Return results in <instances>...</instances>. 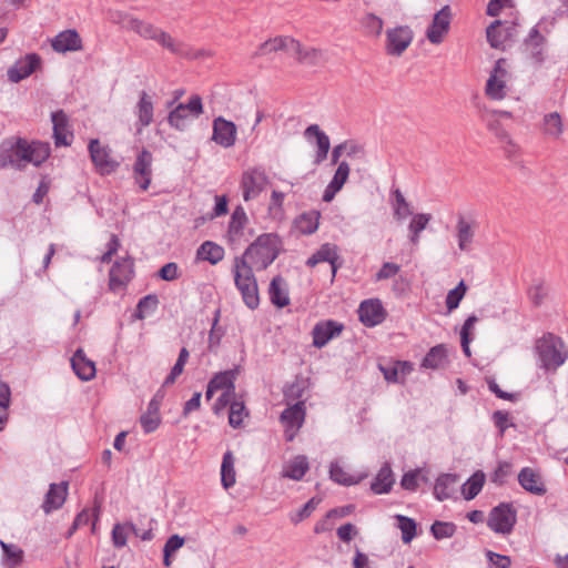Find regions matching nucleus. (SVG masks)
<instances>
[{
	"label": "nucleus",
	"mask_w": 568,
	"mask_h": 568,
	"mask_svg": "<svg viewBox=\"0 0 568 568\" xmlns=\"http://www.w3.org/2000/svg\"><path fill=\"white\" fill-rule=\"evenodd\" d=\"M366 36L378 38L382 34L384 22L374 13H366L361 20Z\"/></svg>",
	"instance_id": "a18cd8bd"
},
{
	"label": "nucleus",
	"mask_w": 568,
	"mask_h": 568,
	"mask_svg": "<svg viewBox=\"0 0 568 568\" xmlns=\"http://www.w3.org/2000/svg\"><path fill=\"white\" fill-rule=\"evenodd\" d=\"M305 136L308 140L315 138L317 151L314 163L321 164L327 158L331 148L328 135L322 131L317 124H312L305 130Z\"/></svg>",
	"instance_id": "cd10ccee"
},
{
	"label": "nucleus",
	"mask_w": 568,
	"mask_h": 568,
	"mask_svg": "<svg viewBox=\"0 0 568 568\" xmlns=\"http://www.w3.org/2000/svg\"><path fill=\"white\" fill-rule=\"evenodd\" d=\"M49 143L28 141L23 138H11L0 146V164L23 169L28 164L41 165L50 156Z\"/></svg>",
	"instance_id": "f257e3e1"
},
{
	"label": "nucleus",
	"mask_w": 568,
	"mask_h": 568,
	"mask_svg": "<svg viewBox=\"0 0 568 568\" xmlns=\"http://www.w3.org/2000/svg\"><path fill=\"white\" fill-rule=\"evenodd\" d=\"M358 316L363 324L372 327L384 321L385 312L378 300H368L361 303Z\"/></svg>",
	"instance_id": "412c9836"
},
{
	"label": "nucleus",
	"mask_w": 568,
	"mask_h": 568,
	"mask_svg": "<svg viewBox=\"0 0 568 568\" xmlns=\"http://www.w3.org/2000/svg\"><path fill=\"white\" fill-rule=\"evenodd\" d=\"M278 239L274 234H262L253 242L239 260H243L255 270H265L277 256Z\"/></svg>",
	"instance_id": "f03ea898"
},
{
	"label": "nucleus",
	"mask_w": 568,
	"mask_h": 568,
	"mask_svg": "<svg viewBox=\"0 0 568 568\" xmlns=\"http://www.w3.org/2000/svg\"><path fill=\"white\" fill-rule=\"evenodd\" d=\"M498 115L509 116L510 113L506 112V111H504V112L494 111L490 114L484 115V120L487 124V129L499 140V142L514 146L510 135L500 124V122L497 118Z\"/></svg>",
	"instance_id": "f704fd0d"
},
{
	"label": "nucleus",
	"mask_w": 568,
	"mask_h": 568,
	"mask_svg": "<svg viewBox=\"0 0 568 568\" xmlns=\"http://www.w3.org/2000/svg\"><path fill=\"white\" fill-rule=\"evenodd\" d=\"M283 51L295 58L302 63L313 64L318 58V52L314 49H305L302 44L287 36H280L268 39L260 45L257 54L265 55L274 52Z\"/></svg>",
	"instance_id": "7ed1b4c3"
},
{
	"label": "nucleus",
	"mask_w": 568,
	"mask_h": 568,
	"mask_svg": "<svg viewBox=\"0 0 568 568\" xmlns=\"http://www.w3.org/2000/svg\"><path fill=\"white\" fill-rule=\"evenodd\" d=\"M245 222H246V214H245L244 210L241 207L235 209L231 216V221H230V225H229L230 233H232L234 235L240 234L245 225Z\"/></svg>",
	"instance_id": "bf43d9fd"
},
{
	"label": "nucleus",
	"mask_w": 568,
	"mask_h": 568,
	"mask_svg": "<svg viewBox=\"0 0 568 568\" xmlns=\"http://www.w3.org/2000/svg\"><path fill=\"white\" fill-rule=\"evenodd\" d=\"M487 557L490 562V568H509L511 565L510 557L499 555L494 551H487Z\"/></svg>",
	"instance_id": "0e129e2a"
},
{
	"label": "nucleus",
	"mask_w": 568,
	"mask_h": 568,
	"mask_svg": "<svg viewBox=\"0 0 568 568\" xmlns=\"http://www.w3.org/2000/svg\"><path fill=\"white\" fill-rule=\"evenodd\" d=\"M40 64V58L37 54H28L19 60L8 71V77L12 82H19L29 77Z\"/></svg>",
	"instance_id": "bb28decb"
},
{
	"label": "nucleus",
	"mask_w": 568,
	"mask_h": 568,
	"mask_svg": "<svg viewBox=\"0 0 568 568\" xmlns=\"http://www.w3.org/2000/svg\"><path fill=\"white\" fill-rule=\"evenodd\" d=\"M74 373L83 381H90L95 376V364L87 358L82 349H78L71 358Z\"/></svg>",
	"instance_id": "c756f323"
},
{
	"label": "nucleus",
	"mask_w": 568,
	"mask_h": 568,
	"mask_svg": "<svg viewBox=\"0 0 568 568\" xmlns=\"http://www.w3.org/2000/svg\"><path fill=\"white\" fill-rule=\"evenodd\" d=\"M398 527L402 531V539L405 544H408L416 536V524L413 519L405 516H397Z\"/></svg>",
	"instance_id": "6e6d98bb"
},
{
	"label": "nucleus",
	"mask_w": 568,
	"mask_h": 568,
	"mask_svg": "<svg viewBox=\"0 0 568 568\" xmlns=\"http://www.w3.org/2000/svg\"><path fill=\"white\" fill-rule=\"evenodd\" d=\"M542 133L554 140H558L564 132L562 118L558 112H550L542 119Z\"/></svg>",
	"instance_id": "4c0bfd02"
},
{
	"label": "nucleus",
	"mask_w": 568,
	"mask_h": 568,
	"mask_svg": "<svg viewBox=\"0 0 568 568\" xmlns=\"http://www.w3.org/2000/svg\"><path fill=\"white\" fill-rule=\"evenodd\" d=\"M467 287L464 283V281H460L459 284L450 290L446 296V307L448 312H452L456 310L460 303V301L464 298L466 294Z\"/></svg>",
	"instance_id": "5fc2aeb1"
},
{
	"label": "nucleus",
	"mask_w": 568,
	"mask_h": 568,
	"mask_svg": "<svg viewBox=\"0 0 568 568\" xmlns=\"http://www.w3.org/2000/svg\"><path fill=\"white\" fill-rule=\"evenodd\" d=\"M510 72L505 59L497 60L485 85V94L494 101L504 100L509 91Z\"/></svg>",
	"instance_id": "0eeeda50"
},
{
	"label": "nucleus",
	"mask_w": 568,
	"mask_h": 568,
	"mask_svg": "<svg viewBox=\"0 0 568 568\" xmlns=\"http://www.w3.org/2000/svg\"><path fill=\"white\" fill-rule=\"evenodd\" d=\"M1 547L6 555V559L9 561L11 566L20 564L23 552L18 546L1 541Z\"/></svg>",
	"instance_id": "052dcab7"
},
{
	"label": "nucleus",
	"mask_w": 568,
	"mask_h": 568,
	"mask_svg": "<svg viewBox=\"0 0 568 568\" xmlns=\"http://www.w3.org/2000/svg\"><path fill=\"white\" fill-rule=\"evenodd\" d=\"M478 322V317L476 315H470L464 323L460 331V344L463 347V352L467 357H470V347L469 344L471 342V334L475 328L476 323Z\"/></svg>",
	"instance_id": "3c124183"
},
{
	"label": "nucleus",
	"mask_w": 568,
	"mask_h": 568,
	"mask_svg": "<svg viewBox=\"0 0 568 568\" xmlns=\"http://www.w3.org/2000/svg\"><path fill=\"white\" fill-rule=\"evenodd\" d=\"M225 251L224 248L211 241H205L196 252L197 260L206 261L212 265L217 264L224 258Z\"/></svg>",
	"instance_id": "c9c22d12"
},
{
	"label": "nucleus",
	"mask_w": 568,
	"mask_h": 568,
	"mask_svg": "<svg viewBox=\"0 0 568 568\" xmlns=\"http://www.w3.org/2000/svg\"><path fill=\"white\" fill-rule=\"evenodd\" d=\"M457 481V477L454 475L446 474L440 476L434 487L435 497L440 501L448 499L453 495Z\"/></svg>",
	"instance_id": "a19ab883"
},
{
	"label": "nucleus",
	"mask_w": 568,
	"mask_h": 568,
	"mask_svg": "<svg viewBox=\"0 0 568 568\" xmlns=\"http://www.w3.org/2000/svg\"><path fill=\"white\" fill-rule=\"evenodd\" d=\"M230 404L229 423L232 427L237 428L242 426L243 420L248 416V413L243 402L232 400Z\"/></svg>",
	"instance_id": "603ef678"
},
{
	"label": "nucleus",
	"mask_w": 568,
	"mask_h": 568,
	"mask_svg": "<svg viewBox=\"0 0 568 568\" xmlns=\"http://www.w3.org/2000/svg\"><path fill=\"white\" fill-rule=\"evenodd\" d=\"M236 125L232 121L217 118L213 121L212 139L223 148H231L236 141Z\"/></svg>",
	"instance_id": "a211bd4d"
},
{
	"label": "nucleus",
	"mask_w": 568,
	"mask_h": 568,
	"mask_svg": "<svg viewBox=\"0 0 568 568\" xmlns=\"http://www.w3.org/2000/svg\"><path fill=\"white\" fill-rule=\"evenodd\" d=\"M343 328V324L333 320L318 322L312 332L313 345L318 348L325 346L331 339L338 336Z\"/></svg>",
	"instance_id": "f3484780"
},
{
	"label": "nucleus",
	"mask_w": 568,
	"mask_h": 568,
	"mask_svg": "<svg viewBox=\"0 0 568 568\" xmlns=\"http://www.w3.org/2000/svg\"><path fill=\"white\" fill-rule=\"evenodd\" d=\"M161 398L154 396L148 404L146 412L140 417V424L145 434L155 432L161 424Z\"/></svg>",
	"instance_id": "a878e982"
},
{
	"label": "nucleus",
	"mask_w": 568,
	"mask_h": 568,
	"mask_svg": "<svg viewBox=\"0 0 568 568\" xmlns=\"http://www.w3.org/2000/svg\"><path fill=\"white\" fill-rule=\"evenodd\" d=\"M447 363V349L439 344L429 349L422 362V366L430 369L443 368Z\"/></svg>",
	"instance_id": "ea45409f"
},
{
	"label": "nucleus",
	"mask_w": 568,
	"mask_h": 568,
	"mask_svg": "<svg viewBox=\"0 0 568 568\" xmlns=\"http://www.w3.org/2000/svg\"><path fill=\"white\" fill-rule=\"evenodd\" d=\"M235 374L233 371H226L216 374L209 383L205 397L207 400L212 398L215 392H221V396L213 405V410L219 414L235 396L234 386Z\"/></svg>",
	"instance_id": "423d86ee"
},
{
	"label": "nucleus",
	"mask_w": 568,
	"mask_h": 568,
	"mask_svg": "<svg viewBox=\"0 0 568 568\" xmlns=\"http://www.w3.org/2000/svg\"><path fill=\"white\" fill-rule=\"evenodd\" d=\"M88 148L91 161L99 174H111L119 168L120 163L112 155L111 149L103 145L98 139L91 140Z\"/></svg>",
	"instance_id": "1a4fd4ad"
},
{
	"label": "nucleus",
	"mask_w": 568,
	"mask_h": 568,
	"mask_svg": "<svg viewBox=\"0 0 568 568\" xmlns=\"http://www.w3.org/2000/svg\"><path fill=\"white\" fill-rule=\"evenodd\" d=\"M152 162L151 152L143 150L136 158L133 165V178L135 183L142 191H146L152 180Z\"/></svg>",
	"instance_id": "2eb2a0df"
},
{
	"label": "nucleus",
	"mask_w": 568,
	"mask_h": 568,
	"mask_svg": "<svg viewBox=\"0 0 568 568\" xmlns=\"http://www.w3.org/2000/svg\"><path fill=\"white\" fill-rule=\"evenodd\" d=\"M267 184V176L261 170L245 171L241 179V189L244 201H250L258 196Z\"/></svg>",
	"instance_id": "4468645a"
},
{
	"label": "nucleus",
	"mask_w": 568,
	"mask_h": 568,
	"mask_svg": "<svg viewBox=\"0 0 568 568\" xmlns=\"http://www.w3.org/2000/svg\"><path fill=\"white\" fill-rule=\"evenodd\" d=\"M190 118L187 111L184 109V103H180L169 113L168 121L171 126L182 130L185 128L186 121Z\"/></svg>",
	"instance_id": "864d4df0"
},
{
	"label": "nucleus",
	"mask_w": 568,
	"mask_h": 568,
	"mask_svg": "<svg viewBox=\"0 0 568 568\" xmlns=\"http://www.w3.org/2000/svg\"><path fill=\"white\" fill-rule=\"evenodd\" d=\"M133 262L129 258L116 261L110 270L109 286L113 292L120 291L131 281Z\"/></svg>",
	"instance_id": "dca6fc26"
},
{
	"label": "nucleus",
	"mask_w": 568,
	"mask_h": 568,
	"mask_svg": "<svg viewBox=\"0 0 568 568\" xmlns=\"http://www.w3.org/2000/svg\"><path fill=\"white\" fill-rule=\"evenodd\" d=\"M349 165L347 162L342 161L338 163L337 170L332 181L326 186L323 193V201L331 202L335 195L343 189L349 176Z\"/></svg>",
	"instance_id": "b1692460"
},
{
	"label": "nucleus",
	"mask_w": 568,
	"mask_h": 568,
	"mask_svg": "<svg viewBox=\"0 0 568 568\" xmlns=\"http://www.w3.org/2000/svg\"><path fill=\"white\" fill-rule=\"evenodd\" d=\"M68 496V483L51 484L45 495L42 508L45 514L57 510L64 504Z\"/></svg>",
	"instance_id": "393cba45"
},
{
	"label": "nucleus",
	"mask_w": 568,
	"mask_h": 568,
	"mask_svg": "<svg viewBox=\"0 0 568 568\" xmlns=\"http://www.w3.org/2000/svg\"><path fill=\"white\" fill-rule=\"evenodd\" d=\"M474 235V224L465 219H459L456 225V236L460 251H468L470 248Z\"/></svg>",
	"instance_id": "58836bf2"
},
{
	"label": "nucleus",
	"mask_w": 568,
	"mask_h": 568,
	"mask_svg": "<svg viewBox=\"0 0 568 568\" xmlns=\"http://www.w3.org/2000/svg\"><path fill=\"white\" fill-rule=\"evenodd\" d=\"M185 111H187L191 118H197L203 112L202 99L200 95H193L189 102L184 104Z\"/></svg>",
	"instance_id": "338daca9"
},
{
	"label": "nucleus",
	"mask_w": 568,
	"mask_h": 568,
	"mask_svg": "<svg viewBox=\"0 0 568 568\" xmlns=\"http://www.w3.org/2000/svg\"><path fill=\"white\" fill-rule=\"evenodd\" d=\"M130 532L136 534L135 526L131 523L116 524L112 529V541L118 548H122L126 545L128 536Z\"/></svg>",
	"instance_id": "de8ad7c7"
},
{
	"label": "nucleus",
	"mask_w": 568,
	"mask_h": 568,
	"mask_svg": "<svg viewBox=\"0 0 568 568\" xmlns=\"http://www.w3.org/2000/svg\"><path fill=\"white\" fill-rule=\"evenodd\" d=\"M331 479L344 486L358 484L365 476L361 474H352L338 463H332L329 468Z\"/></svg>",
	"instance_id": "e433bc0d"
},
{
	"label": "nucleus",
	"mask_w": 568,
	"mask_h": 568,
	"mask_svg": "<svg viewBox=\"0 0 568 568\" xmlns=\"http://www.w3.org/2000/svg\"><path fill=\"white\" fill-rule=\"evenodd\" d=\"M514 29V23L500 20L494 21L486 31L489 44L496 49H504L505 43L511 37Z\"/></svg>",
	"instance_id": "aec40b11"
},
{
	"label": "nucleus",
	"mask_w": 568,
	"mask_h": 568,
	"mask_svg": "<svg viewBox=\"0 0 568 568\" xmlns=\"http://www.w3.org/2000/svg\"><path fill=\"white\" fill-rule=\"evenodd\" d=\"M517 521V511L510 504H499L494 507L487 518V526L498 535L511 534Z\"/></svg>",
	"instance_id": "6e6552de"
},
{
	"label": "nucleus",
	"mask_w": 568,
	"mask_h": 568,
	"mask_svg": "<svg viewBox=\"0 0 568 568\" xmlns=\"http://www.w3.org/2000/svg\"><path fill=\"white\" fill-rule=\"evenodd\" d=\"M338 258L337 250L335 245L332 244H324L321 246V248L315 252L308 260L307 265L313 267L322 262H328L331 265L332 271V278L335 277L337 266L336 261Z\"/></svg>",
	"instance_id": "c85d7f7f"
},
{
	"label": "nucleus",
	"mask_w": 568,
	"mask_h": 568,
	"mask_svg": "<svg viewBox=\"0 0 568 568\" xmlns=\"http://www.w3.org/2000/svg\"><path fill=\"white\" fill-rule=\"evenodd\" d=\"M185 111H187L191 118H197L203 112L202 99L200 95H193L189 102L184 104Z\"/></svg>",
	"instance_id": "69168bd1"
},
{
	"label": "nucleus",
	"mask_w": 568,
	"mask_h": 568,
	"mask_svg": "<svg viewBox=\"0 0 568 568\" xmlns=\"http://www.w3.org/2000/svg\"><path fill=\"white\" fill-rule=\"evenodd\" d=\"M413 30L407 26L390 28L386 31L385 50L388 55L399 57L410 45Z\"/></svg>",
	"instance_id": "9b49d317"
},
{
	"label": "nucleus",
	"mask_w": 568,
	"mask_h": 568,
	"mask_svg": "<svg viewBox=\"0 0 568 568\" xmlns=\"http://www.w3.org/2000/svg\"><path fill=\"white\" fill-rule=\"evenodd\" d=\"M254 267L247 265L243 260L235 257L233 265L234 281L237 290L241 292L244 303L254 310L260 304L258 288Z\"/></svg>",
	"instance_id": "39448f33"
},
{
	"label": "nucleus",
	"mask_w": 568,
	"mask_h": 568,
	"mask_svg": "<svg viewBox=\"0 0 568 568\" xmlns=\"http://www.w3.org/2000/svg\"><path fill=\"white\" fill-rule=\"evenodd\" d=\"M485 474L480 470L476 471L462 488V494L466 500L475 498L485 484Z\"/></svg>",
	"instance_id": "c03bdc74"
},
{
	"label": "nucleus",
	"mask_w": 568,
	"mask_h": 568,
	"mask_svg": "<svg viewBox=\"0 0 568 568\" xmlns=\"http://www.w3.org/2000/svg\"><path fill=\"white\" fill-rule=\"evenodd\" d=\"M455 531L456 526L453 523L435 521L432 525V532L436 539L449 538Z\"/></svg>",
	"instance_id": "13d9d810"
},
{
	"label": "nucleus",
	"mask_w": 568,
	"mask_h": 568,
	"mask_svg": "<svg viewBox=\"0 0 568 568\" xmlns=\"http://www.w3.org/2000/svg\"><path fill=\"white\" fill-rule=\"evenodd\" d=\"M537 354L541 367L556 372L568 357V351L561 338L548 334L537 342Z\"/></svg>",
	"instance_id": "20e7f679"
},
{
	"label": "nucleus",
	"mask_w": 568,
	"mask_h": 568,
	"mask_svg": "<svg viewBox=\"0 0 568 568\" xmlns=\"http://www.w3.org/2000/svg\"><path fill=\"white\" fill-rule=\"evenodd\" d=\"M320 499L311 498L301 509L290 515L293 524H298L305 518H308L312 513L317 508Z\"/></svg>",
	"instance_id": "4d7b16f0"
},
{
	"label": "nucleus",
	"mask_w": 568,
	"mask_h": 568,
	"mask_svg": "<svg viewBox=\"0 0 568 568\" xmlns=\"http://www.w3.org/2000/svg\"><path fill=\"white\" fill-rule=\"evenodd\" d=\"M548 294L547 288L542 284H536L529 290V298L534 305H540Z\"/></svg>",
	"instance_id": "774afa93"
},
{
	"label": "nucleus",
	"mask_w": 568,
	"mask_h": 568,
	"mask_svg": "<svg viewBox=\"0 0 568 568\" xmlns=\"http://www.w3.org/2000/svg\"><path fill=\"white\" fill-rule=\"evenodd\" d=\"M430 214L417 213L415 214L409 223V231L412 233L410 241L413 244H417L419 241V234L426 229L430 221Z\"/></svg>",
	"instance_id": "8fccbe9b"
},
{
	"label": "nucleus",
	"mask_w": 568,
	"mask_h": 568,
	"mask_svg": "<svg viewBox=\"0 0 568 568\" xmlns=\"http://www.w3.org/2000/svg\"><path fill=\"white\" fill-rule=\"evenodd\" d=\"M271 302L277 307L282 308L290 304V296L286 282L281 276H275L268 288Z\"/></svg>",
	"instance_id": "473e14b6"
},
{
	"label": "nucleus",
	"mask_w": 568,
	"mask_h": 568,
	"mask_svg": "<svg viewBox=\"0 0 568 568\" xmlns=\"http://www.w3.org/2000/svg\"><path fill=\"white\" fill-rule=\"evenodd\" d=\"M128 28L145 39L158 41L161 45L176 53L180 52V44L166 32L155 28L153 24L139 19H130Z\"/></svg>",
	"instance_id": "9d476101"
},
{
	"label": "nucleus",
	"mask_w": 568,
	"mask_h": 568,
	"mask_svg": "<svg viewBox=\"0 0 568 568\" xmlns=\"http://www.w3.org/2000/svg\"><path fill=\"white\" fill-rule=\"evenodd\" d=\"M452 10L449 6L443 7L434 14L433 21L426 30V38L433 44H440L449 32Z\"/></svg>",
	"instance_id": "f8f14e48"
},
{
	"label": "nucleus",
	"mask_w": 568,
	"mask_h": 568,
	"mask_svg": "<svg viewBox=\"0 0 568 568\" xmlns=\"http://www.w3.org/2000/svg\"><path fill=\"white\" fill-rule=\"evenodd\" d=\"M393 195L394 201L392 203V207L394 211V217L397 221H403L409 215H412L410 206L406 201L405 196L403 195V193L397 189L393 192Z\"/></svg>",
	"instance_id": "49530a36"
},
{
	"label": "nucleus",
	"mask_w": 568,
	"mask_h": 568,
	"mask_svg": "<svg viewBox=\"0 0 568 568\" xmlns=\"http://www.w3.org/2000/svg\"><path fill=\"white\" fill-rule=\"evenodd\" d=\"M400 271V265L392 262H386L382 265L381 270L376 273V281L388 280L394 277Z\"/></svg>",
	"instance_id": "e2e57ef3"
},
{
	"label": "nucleus",
	"mask_w": 568,
	"mask_h": 568,
	"mask_svg": "<svg viewBox=\"0 0 568 568\" xmlns=\"http://www.w3.org/2000/svg\"><path fill=\"white\" fill-rule=\"evenodd\" d=\"M135 128L138 133H141L144 128L149 126L153 122L154 104L152 97L145 91L140 93L139 101L135 105Z\"/></svg>",
	"instance_id": "6ab92c4d"
},
{
	"label": "nucleus",
	"mask_w": 568,
	"mask_h": 568,
	"mask_svg": "<svg viewBox=\"0 0 568 568\" xmlns=\"http://www.w3.org/2000/svg\"><path fill=\"white\" fill-rule=\"evenodd\" d=\"M308 469L310 464L306 456L298 455L285 464L282 476L293 480H301Z\"/></svg>",
	"instance_id": "72a5a7b5"
},
{
	"label": "nucleus",
	"mask_w": 568,
	"mask_h": 568,
	"mask_svg": "<svg viewBox=\"0 0 568 568\" xmlns=\"http://www.w3.org/2000/svg\"><path fill=\"white\" fill-rule=\"evenodd\" d=\"M518 480L521 487L529 493L536 495H544L546 493L540 475L529 467L520 470Z\"/></svg>",
	"instance_id": "2f4dec72"
},
{
	"label": "nucleus",
	"mask_w": 568,
	"mask_h": 568,
	"mask_svg": "<svg viewBox=\"0 0 568 568\" xmlns=\"http://www.w3.org/2000/svg\"><path fill=\"white\" fill-rule=\"evenodd\" d=\"M54 51L64 53L67 51H78L82 49V41L75 30H65L57 34L51 40Z\"/></svg>",
	"instance_id": "5701e85b"
},
{
	"label": "nucleus",
	"mask_w": 568,
	"mask_h": 568,
	"mask_svg": "<svg viewBox=\"0 0 568 568\" xmlns=\"http://www.w3.org/2000/svg\"><path fill=\"white\" fill-rule=\"evenodd\" d=\"M53 138L57 146H68L73 140L69 130V120L63 111L52 113Z\"/></svg>",
	"instance_id": "4be33fe9"
},
{
	"label": "nucleus",
	"mask_w": 568,
	"mask_h": 568,
	"mask_svg": "<svg viewBox=\"0 0 568 568\" xmlns=\"http://www.w3.org/2000/svg\"><path fill=\"white\" fill-rule=\"evenodd\" d=\"M394 484L393 473L388 465L383 466L377 473L371 489L375 494H385L392 488Z\"/></svg>",
	"instance_id": "37998d69"
},
{
	"label": "nucleus",
	"mask_w": 568,
	"mask_h": 568,
	"mask_svg": "<svg viewBox=\"0 0 568 568\" xmlns=\"http://www.w3.org/2000/svg\"><path fill=\"white\" fill-rule=\"evenodd\" d=\"M305 419V404L297 402L288 406L281 415V422L285 428L286 440L291 442L296 436Z\"/></svg>",
	"instance_id": "ddd939ff"
},
{
	"label": "nucleus",
	"mask_w": 568,
	"mask_h": 568,
	"mask_svg": "<svg viewBox=\"0 0 568 568\" xmlns=\"http://www.w3.org/2000/svg\"><path fill=\"white\" fill-rule=\"evenodd\" d=\"M296 230L302 234H312L318 227V214L304 213L295 221Z\"/></svg>",
	"instance_id": "09e8293b"
},
{
	"label": "nucleus",
	"mask_w": 568,
	"mask_h": 568,
	"mask_svg": "<svg viewBox=\"0 0 568 568\" xmlns=\"http://www.w3.org/2000/svg\"><path fill=\"white\" fill-rule=\"evenodd\" d=\"M158 306V297L154 295L144 296L138 304V316L143 318L146 313L154 311Z\"/></svg>",
	"instance_id": "680f3d73"
},
{
	"label": "nucleus",
	"mask_w": 568,
	"mask_h": 568,
	"mask_svg": "<svg viewBox=\"0 0 568 568\" xmlns=\"http://www.w3.org/2000/svg\"><path fill=\"white\" fill-rule=\"evenodd\" d=\"M385 379L390 383H403L412 373L413 364L406 361H397L387 366H379Z\"/></svg>",
	"instance_id": "7c9ffc66"
},
{
	"label": "nucleus",
	"mask_w": 568,
	"mask_h": 568,
	"mask_svg": "<svg viewBox=\"0 0 568 568\" xmlns=\"http://www.w3.org/2000/svg\"><path fill=\"white\" fill-rule=\"evenodd\" d=\"M234 456L232 452H226L223 456L222 465H221V481L225 489L235 485L236 475L234 468Z\"/></svg>",
	"instance_id": "79ce46f5"
}]
</instances>
